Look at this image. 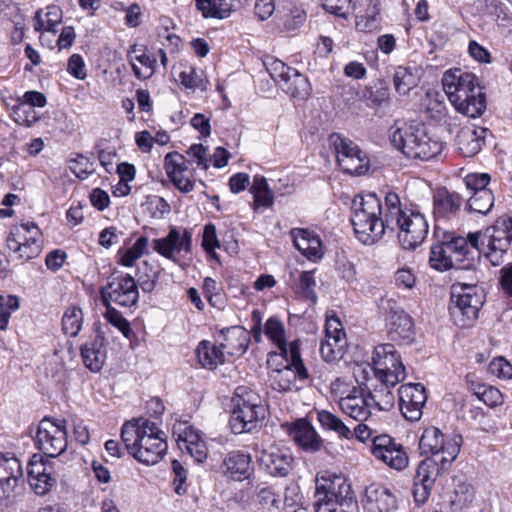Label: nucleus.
<instances>
[{
	"label": "nucleus",
	"mask_w": 512,
	"mask_h": 512,
	"mask_svg": "<svg viewBox=\"0 0 512 512\" xmlns=\"http://www.w3.org/2000/svg\"><path fill=\"white\" fill-rule=\"evenodd\" d=\"M337 505L331 499L328 498L325 492H321L315 488V512H337Z\"/></svg>",
	"instance_id": "obj_64"
},
{
	"label": "nucleus",
	"mask_w": 512,
	"mask_h": 512,
	"mask_svg": "<svg viewBox=\"0 0 512 512\" xmlns=\"http://www.w3.org/2000/svg\"><path fill=\"white\" fill-rule=\"evenodd\" d=\"M477 244L476 235L467 237L455 235L452 232L444 233L430 248L429 263L437 271L449 269L468 270L474 265V255H471V246Z\"/></svg>",
	"instance_id": "obj_3"
},
{
	"label": "nucleus",
	"mask_w": 512,
	"mask_h": 512,
	"mask_svg": "<svg viewBox=\"0 0 512 512\" xmlns=\"http://www.w3.org/2000/svg\"><path fill=\"white\" fill-rule=\"evenodd\" d=\"M151 421L138 418L127 421L123 424L121 429V440L125 444L127 451L133 456L139 442L146 430L148 429Z\"/></svg>",
	"instance_id": "obj_37"
},
{
	"label": "nucleus",
	"mask_w": 512,
	"mask_h": 512,
	"mask_svg": "<svg viewBox=\"0 0 512 512\" xmlns=\"http://www.w3.org/2000/svg\"><path fill=\"white\" fill-rule=\"evenodd\" d=\"M105 319L114 327L119 329L125 337H129L131 332L130 323L122 316V314L113 308L111 304L105 305Z\"/></svg>",
	"instance_id": "obj_54"
},
{
	"label": "nucleus",
	"mask_w": 512,
	"mask_h": 512,
	"mask_svg": "<svg viewBox=\"0 0 512 512\" xmlns=\"http://www.w3.org/2000/svg\"><path fill=\"white\" fill-rule=\"evenodd\" d=\"M442 85L450 103L469 118L481 116L486 110V98L478 78L461 69L446 71Z\"/></svg>",
	"instance_id": "obj_2"
},
{
	"label": "nucleus",
	"mask_w": 512,
	"mask_h": 512,
	"mask_svg": "<svg viewBox=\"0 0 512 512\" xmlns=\"http://www.w3.org/2000/svg\"><path fill=\"white\" fill-rule=\"evenodd\" d=\"M362 503L368 512H394L398 507L395 494L388 487L376 483L365 489Z\"/></svg>",
	"instance_id": "obj_26"
},
{
	"label": "nucleus",
	"mask_w": 512,
	"mask_h": 512,
	"mask_svg": "<svg viewBox=\"0 0 512 512\" xmlns=\"http://www.w3.org/2000/svg\"><path fill=\"white\" fill-rule=\"evenodd\" d=\"M373 366L367 363L355 367H373L378 380H385L395 386L406 377L405 366L394 345L386 343L375 347L372 357Z\"/></svg>",
	"instance_id": "obj_9"
},
{
	"label": "nucleus",
	"mask_w": 512,
	"mask_h": 512,
	"mask_svg": "<svg viewBox=\"0 0 512 512\" xmlns=\"http://www.w3.org/2000/svg\"><path fill=\"white\" fill-rule=\"evenodd\" d=\"M69 168L81 180L86 179L94 171L93 163L81 154L70 160Z\"/></svg>",
	"instance_id": "obj_55"
},
{
	"label": "nucleus",
	"mask_w": 512,
	"mask_h": 512,
	"mask_svg": "<svg viewBox=\"0 0 512 512\" xmlns=\"http://www.w3.org/2000/svg\"><path fill=\"white\" fill-rule=\"evenodd\" d=\"M306 21V12L301 7L294 6L284 22V27L288 31L296 30Z\"/></svg>",
	"instance_id": "obj_63"
},
{
	"label": "nucleus",
	"mask_w": 512,
	"mask_h": 512,
	"mask_svg": "<svg viewBox=\"0 0 512 512\" xmlns=\"http://www.w3.org/2000/svg\"><path fill=\"white\" fill-rule=\"evenodd\" d=\"M347 347L345 331L336 316H327L325 323V337L320 344V354L327 362L339 360L343 357Z\"/></svg>",
	"instance_id": "obj_17"
},
{
	"label": "nucleus",
	"mask_w": 512,
	"mask_h": 512,
	"mask_svg": "<svg viewBox=\"0 0 512 512\" xmlns=\"http://www.w3.org/2000/svg\"><path fill=\"white\" fill-rule=\"evenodd\" d=\"M393 387L387 381L379 380L372 387L365 389V394L369 397V402L372 404V410L389 411L394 407L395 396L392 391Z\"/></svg>",
	"instance_id": "obj_33"
},
{
	"label": "nucleus",
	"mask_w": 512,
	"mask_h": 512,
	"mask_svg": "<svg viewBox=\"0 0 512 512\" xmlns=\"http://www.w3.org/2000/svg\"><path fill=\"white\" fill-rule=\"evenodd\" d=\"M166 451L165 434L151 421L146 433L140 437L133 457L140 463L154 465L164 457Z\"/></svg>",
	"instance_id": "obj_16"
},
{
	"label": "nucleus",
	"mask_w": 512,
	"mask_h": 512,
	"mask_svg": "<svg viewBox=\"0 0 512 512\" xmlns=\"http://www.w3.org/2000/svg\"><path fill=\"white\" fill-rule=\"evenodd\" d=\"M165 170L172 183L184 193L194 188L193 168H190V161L177 152L168 153L165 156Z\"/></svg>",
	"instance_id": "obj_20"
},
{
	"label": "nucleus",
	"mask_w": 512,
	"mask_h": 512,
	"mask_svg": "<svg viewBox=\"0 0 512 512\" xmlns=\"http://www.w3.org/2000/svg\"><path fill=\"white\" fill-rule=\"evenodd\" d=\"M23 482V470L16 457H0V499L9 500Z\"/></svg>",
	"instance_id": "obj_23"
},
{
	"label": "nucleus",
	"mask_w": 512,
	"mask_h": 512,
	"mask_svg": "<svg viewBox=\"0 0 512 512\" xmlns=\"http://www.w3.org/2000/svg\"><path fill=\"white\" fill-rule=\"evenodd\" d=\"M468 235L477 236V244L471 246V255H474V251L482 254L493 266H500L504 263L509 254L511 240L505 232L501 233L497 224L494 223L483 232L479 231Z\"/></svg>",
	"instance_id": "obj_10"
},
{
	"label": "nucleus",
	"mask_w": 512,
	"mask_h": 512,
	"mask_svg": "<svg viewBox=\"0 0 512 512\" xmlns=\"http://www.w3.org/2000/svg\"><path fill=\"white\" fill-rule=\"evenodd\" d=\"M356 238L365 245L375 244L386 231L385 206L375 194L355 198L351 215Z\"/></svg>",
	"instance_id": "obj_4"
},
{
	"label": "nucleus",
	"mask_w": 512,
	"mask_h": 512,
	"mask_svg": "<svg viewBox=\"0 0 512 512\" xmlns=\"http://www.w3.org/2000/svg\"><path fill=\"white\" fill-rule=\"evenodd\" d=\"M283 427L293 441L303 450L316 452L320 449L322 440L311 423L306 419H298L295 422L286 423Z\"/></svg>",
	"instance_id": "obj_27"
},
{
	"label": "nucleus",
	"mask_w": 512,
	"mask_h": 512,
	"mask_svg": "<svg viewBox=\"0 0 512 512\" xmlns=\"http://www.w3.org/2000/svg\"><path fill=\"white\" fill-rule=\"evenodd\" d=\"M373 456L395 470H403L408 465V456L401 444L389 435H377L371 447Z\"/></svg>",
	"instance_id": "obj_18"
},
{
	"label": "nucleus",
	"mask_w": 512,
	"mask_h": 512,
	"mask_svg": "<svg viewBox=\"0 0 512 512\" xmlns=\"http://www.w3.org/2000/svg\"><path fill=\"white\" fill-rule=\"evenodd\" d=\"M196 356L203 368L215 369L224 362V352L207 340L201 341L196 348Z\"/></svg>",
	"instance_id": "obj_41"
},
{
	"label": "nucleus",
	"mask_w": 512,
	"mask_h": 512,
	"mask_svg": "<svg viewBox=\"0 0 512 512\" xmlns=\"http://www.w3.org/2000/svg\"><path fill=\"white\" fill-rule=\"evenodd\" d=\"M339 407L345 415L359 422L367 421L372 414V404L362 386L353 387L346 396L341 397Z\"/></svg>",
	"instance_id": "obj_24"
},
{
	"label": "nucleus",
	"mask_w": 512,
	"mask_h": 512,
	"mask_svg": "<svg viewBox=\"0 0 512 512\" xmlns=\"http://www.w3.org/2000/svg\"><path fill=\"white\" fill-rule=\"evenodd\" d=\"M396 91L401 95H406L414 86V76L405 67L399 66L393 77Z\"/></svg>",
	"instance_id": "obj_52"
},
{
	"label": "nucleus",
	"mask_w": 512,
	"mask_h": 512,
	"mask_svg": "<svg viewBox=\"0 0 512 512\" xmlns=\"http://www.w3.org/2000/svg\"><path fill=\"white\" fill-rule=\"evenodd\" d=\"M483 303V295L476 286H453L449 312L456 325L468 327L477 319Z\"/></svg>",
	"instance_id": "obj_8"
},
{
	"label": "nucleus",
	"mask_w": 512,
	"mask_h": 512,
	"mask_svg": "<svg viewBox=\"0 0 512 512\" xmlns=\"http://www.w3.org/2000/svg\"><path fill=\"white\" fill-rule=\"evenodd\" d=\"M238 391L242 393H237L233 399L234 408L230 417V426L235 434L252 431L265 416V408L258 394L245 388H238Z\"/></svg>",
	"instance_id": "obj_7"
},
{
	"label": "nucleus",
	"mask_w": 512,
	"mask_h": 512,
	"mask_svg": "<svg viewBox=\"0 0 512 512\" xmlns=\"http://www.w3.org/2000/svg\"><path fill=\"white\" fill-rule=\"evenodd\" d=\"M318 420L324 428L334 431L340 437L352 439V429L333 413L322 410L318 413Z\"/></svg>",
	"instance_id": "obj_47"
},
{
	"label": "nucleus",
	"mask_w": 512,
	"mask_h": 512,
	"mask_svg": "<svg viewBox=\"0 0 512 512\" xmlns=\"http://www.w3.org/2000/svg\"><path fill=\"white\" fill-rule=\"evenodd\" d=\"M490 181L491 177L487 173H471L464 178L466 187L473 193L480 190H489L487 185Z\"/></svg>",
	"instance_id": "obj_59"
},
{
	"label": "nucleus",
	"mask_w": 512,
	"mask_h": 512,
	"mask_svg": "<svg viewBox=\"0 0 512 512\" xmlns=\"http://www.w3.org/2000/svg\"><path fill=\"white\" fill-rule=\"evenodd\" d=\"M399 407L402 415L409 421H418L427 401L425 387L421 383H409L398 389Z\"/></svg>",
	"instance_id": "obj_19"
},
{
	"label": "nucleus",
	"mask_w": 512,
	"mask_h": 512,
	"mask_svg": "<svg viewBox=\"0 0 512 512\" xmlns=\"http://www.w3.org/2000/svg\"><path fill=\"white\" fill-rule=\"evenodd\" d=\"M329 141L335 149L338 165L343 172L362 175L368 170L365 153L352 140L333 133L330 135Z\"/></svg>",
	"instance_id": "obj_13"
},
{
	"label": "nucleus",
	"mask_w": 512,
	"mask_h": 512,
	"mask_svg": "<svg viewBox=\"0 0 512 512\" xmlns=\"http://www.w3.org/2000/svg\"><path fill=\"white\" fill-rule=\"evenodd\" d=\"M28 481L37 495H45L56 483L55 477L52 476V471H48L34 479H28Z\"/></svg>",
	"instance_id": "obj_58"
},
{
	"label": "nucleus",
	"mask_w": 512,
	"mask_h": 512,
	"mask_svg": "<svg viewBox=\"0 0 512 512\" xmlns=\"http://www.w3.org/2000/svg\"><path fill=\"white\" fill-rule=\"evenodd\" d=\"M296 249L310 261H318L324 256L320 237L308 229L293 228L290 231Z\"/></svg>",
	"instance_id": "obj_29"
},
{
	"label": "nucleus",
	"mask_w": 512,
	"mask_h": 512,
	"mask_svg": "<svg viewBox=\"0 0 512 512\" xmlns=\"http://www.w3.org/2000/svg\"><path fill=\"white\" fill-rule=\"evenodd\" d=\"M225 473L232 479L241 481L251 473V457L239 451L229 452L223 461Z\"/></svg>",
	"instance_id": "obj_36"
},
{
	"label": "nucleus",
	"mask_w": 512,
	"mask_h": 512,
	"mask_svg": "<svg viewBox=\"0 0 512 512\" xmlns=\"http://www.w3.org/2000/svg\"><path fill=\"white\" fill-rule=\"evenodd\" d=\"M159 278V269L144 261L138 268L137 282L144 292H151L155 289Z\"/></svg>",
	"instance_id": "obj_48"
},
{
	"label": "nucleus",
	"mask_w": 512,
	"mask_h": 512,
	"mask_svg": "<svg viewBox=\"0 0 512 512\" xmlns=\"http://www.w3.org/2000/svg\"><path fill=\"white\" fill-rule=\"evenodd\" d=\"M475 395L479 400L490 407H495L502 403L503 396L501 392L493 386L479 385L475 391Z\"/></svg>",
	"instance_id": "obj_53"
},
{
	"label": "nucleus",
	"mask_w": 512,
	"mask_h": 512,
	"mask_svg": "<svg viewBox=\"0 0 512 512\" xmlns=\"http://www.w3.org/2000/svg\"><path fill=\"white\" fill-rule=\"evenodd\" d=\"M385 221L390 232L398 231V241L405 250L421 245L429 232L425 215L416 209H402L400 198L394 192L385 196Z\"/></svg>",
	"instance_id": "obj_1"
},
{
	"label": "nucleus",
	"mask_w": 512,
	"mask_h": 512,
	"mask_svg": "<svg viewBox=\"0 0 512 512\" xmlns=\"http://www.w3.org/2000/svg\"><path fill=\"white\" fill-rule=\"evenodd\" d=\"M264 333L267 338L277 346L279 352L278 355L287 354L289 350V344L285 338V327L284 324L276 317H270L264 328Z\"/></svg>",
	"instance_id": "obj_44"
},
{
	"label": "nucleus",
	"mask_w": 512,
	"mask_h": 512,
	"mask_svg": "<svg viewBox=\"0 0 512 512\" xmlns=\"http://www.w3.org/2000/svg\"><path fill=\"white\" fill-rule=\"evenodd\" d=\"M260 465L272 476L286 477L292 469L294 457L285 447L270 446L257 456Z\"/></svg>",
	"instance_id": "obj_21"
},
{
	"label": "nucleus",
	"mask_w": 512,
	"mask_h": 512,
	"mask_svg": "<svg viewBox=\"0 0 512 512\" xmlns=\"http://www.w3.org/2000/svg\"><path fill=\"white\" fill-rule=\"evenodd\" d=\"M66 421L44 418L40 421L35 443L46 456L55 458L67 448Z\"/></svg>",
	"instance_id": "obj_12"
},
{
	"label": "nucleus",
	"mask_w": 512,
	"mask_h": 512,
	"mask_svg": "<svg viewBox=\"0 0 512 512\" xmlns=\"http://www.w3.org/2000/svg\"><path fill=\"white\" fill-rule=\"evenodd\" d=\"M145 50V47L134 44L128 52L134 75L140 80L150 78L154 74L156 67V59L151 55H147Z\"/></svg>",
	"instance_id": "obj_34"
},
{
	"label": "nucleus",
	"mask_w": 512,
	"mask_h": 512,
	"mask_svg": "<svg viewBox=\"0 0 512 512\" xmlns=\"http://www.w3.org/2000/svg\"><path fill=\"white\" fill-rule=\"evenodd\" d=\"M83 313L80 308L71 307L67 309L62 318V329L66 335L75 337L81 330Z\"/></svg>",
	"instance_id": "obj_49"
},
{
	"label": "nucleus",
	"mask_w": 512,
	"mask_h": 512,
	"mask_svg": "<svg viewBox=\"0 0 512 512\" xmlns=\"http://www.w3.org/2000/svg\"><path fill=\"white\" fill-rule=\"evenodd\" d=\"M104 305L115 303L121 307L134 306L139 299L138 285L128 274L112 276L106 286L101 288Z\"/></svg>",
	"instance_id": "obj_14"
},
{
	"label": "nucleus",
	"mask_w": 512,
	"mask_h": 512,
	"mask_svg": "<svg viewBox=\"0 0 512 512\" xmlns=\"http://www.w3.org/2000/svg\"><path fill=\"white\" fill-rule=\"evenodd\" d=\"M187 155L190 158L188 159L190 163L195 162L197 167L200 169L207 170L209 168L207 148L202 144H193L190 146L189 150L187 151Z\"/></svg>",
	"instance_id": "obj_60"
},
{
	"label": "nucleus",
	"mask_w": 512,
	"mask_h": 512,
	"mask_svg": "<svg viewBox=\"0 0 512 512\" xmlns=\"http://www.w3.org/2000/svg\"><path fill=\"white\" fill-rule=\"evenodd\" d=\"M191 242L190 232L184 230L183 234H181L177 228H172L166 237L154 240L153 248L160 255L168 259H174L175 252L189 251Z\"/></svg>",
	"instance_id": "obj_30"
},
{
	"label": "nucleus",
	"mask_w": 512,
	"mask_h": 512,
	"mask_svg": "<svg viewBox=\"0 0 512 512\" xmlns=\"http://www.w3.org/2000/svg\"><path fill=\"white\" fill-rule=\"evenodd\" d=\"M250 191L254 198V211H257L260 207L270 208L273 205L274 195L265 177L259 175L254 176Z\"/></svg>",
	"instance_id": "obj_43"
},
{
	"label": "nucleus",
	"mask_w": 512,
	"mask_h": 512,
	"mask_svg": "<svg viewBox=\"0 0 512 512\" xmlns=\"http://www.w3.org/2000/svg\"><path fill=\"white\" fill-rule=\"evenodd\" d=\"M224 342L220 344V348L225 350L231 356H240L248 348L250 335L248 331L242 327L235 326L227 328L223 331Z\"/></svg>",
	"instance_id": "obj_35"
},
{
	"label": "nucleus",
	"mask_w": 512,
	"mask_h": 512,
	"mask_svg": "<svg viewBox=\"0 0 512 512\" xmlns=\"http://www.w3.org/2000/svg\"><path fill=\"white\" fill-rule=\"evenodd\" d=\"M21 228L29 234V238L25 237V241L22 242L16 254L19 259L30 260L41 252V232L33 222L22 223Z\"/></svg>",
	"instance_id": "obj_38"
},
{
	"label": "nucleus",
	"mask_w": 512,
	"mask_h": 512,
	"mask_svg": "<svg viewBox=\"0 0 512 512\" xmlns=\"http://www.w3.org/2000/svg\"><path fill=\"white\" fill-rule=\"evenodd\" d=\"M267 364L270 367L269 383L272 389L287 392L293 389L296 380H306L308 371L300 355L298 340L289 343L287 354L278 355L277 352L268 354Z\"/></svg>",
	"instance_id": "obj_6"
},
{
	"label": "nucleus",
	"mask_w": 512,
	"mask_h": 512,
	"mask_svg": "<svg viewBox=\"0 0 512 512\" xmlns=\"http://www.w3.org/2000/svg\"><path fill=\"white\" fill-rule=\"evenodd\" d=\"M81 357L85 367L92 372H99L106 359L104 337L97 334L96 337L81 346Z\"/></svg>",
	"instance_id": "obj_32"
},
{
	"label": "nucleus",
	"mask_w": 512,
	"mask_h": 512,
	"mask_svg": "<svg viewBox=\"0 0 512 512\" xmlns=\"http://www.w3.org/2000/svg\"><path fill=\"white\" fill-rule=\"evenodd\" d=\"M62 16V10L56 5L48 6L46 11L37 10L33 19L35 31L46 30L56 33V26L61 23Z\"/></svg>",
	"instance_id": "obj_42"
},
{
	"label": "nucleus",
	"mask_w": 512,
	"mask_h": 512,
	"mask_svg": "<svg viewBox=\"0 0 512 512\" xmlns=\"http://www.w3.org/2000/svg\"><path fill=\"white\" fill-rule=\"evenodd\" d=\"M461 441V436L446 439L440 429L429 427L424 430L420 438L419 449L422 455L436 456L437 454H441L445 457L448 456L446 448L451 444H455L457 457L460 452Z\"/></svg>",
	"instance_id": "obj_25"
},
{
	"label": "nucleus",
	"mask_w": 512,
	"mask_h": 512,
	"mask_svg": "<svg viewBox=\"0 0 512 512\" xmlns=\"http://www.w3.org/2000/svg\"><path fill=\"white\" fill-rule=\"evenodd\" d=\"M456 445L451 444L446 448L448 456L437 454L428 456L422 460L417 468L415 479L419 482L434 484L435 480L450 466L456 459Z\"/></svg>",
	"instance_id": "obj_22"
},
{
	"label": "nucleus",
	"mask_w": 512,
	"mask_h": 512,
	"mask_svg": "<svg viewBox=\"0 0 512 512\" xmlns=\"http://www.w3.org/2000/svg\"><path fill=\"white\" fill-rule=\"evenodd\" d=\"M148 248V239L147 237H139L134 245L130 248H120L117 252L118 262L125 266L131 267L134 263L143 256Z\"/></svg>",
	"instance_id": "obj_45"
},
{
	"label": "nucleus",
	"mask_w": 512,
	"mask_h": 512,
	"mask_svg": "<svg viewBox=\"0 0 512 512\" xmlns=\"http://www.w3.org/2000/svg\"><path fill=\"white\" fill-rule=\"evenodd\" d=\"M316 285V281L314 278V272L313 271H304L301 272L300 275V288L302 289V292L304 296L311 300L313 303L316 302L317 296L314 291V287Z\"/></svg>",
	"instance_id": "obj_62"
},
{
	"label": "nucleus",
	"mask_w": 512,
	"mask_h": 512,
	"mask_svg": "<svg viewBox=\"0 0 512 512\" xmlns=\"http://www.w3.org/2000/svg\"><path fill=\"white\" fill-rule=\"evenodd\" d=\"M391 144L406 157L429 160L438 155L442 144L428 136L423 125L395 122L390 128Z\"/></svg>",
	"instance_id": "obj_5"
},
{
	"label": "nucleus",
	"mask_w": 512,
	"mask_h": 512,
	"mask_svg": "<svg viewBox=\"0 0 512 512\" xmlns=\"http://www.w3.org/2000/svg\"><path fill=\"white\" fill-rule=\"evenodd\" d=\"M489 370L498 378H512V365L504 357L494 358L489 364Z\"/></svg>",
	"instance_id": "obj_61"
},
{
	"label": "nucleus",
	"mask_w": 512,
	"mask_h": 512,
	"mask_svg": "<svg viewBox=\"0 0 512 512\" xmlns=\"http://www.w3.org/2000/svg\"><path fill=\"white\" fill-rule=\"evenodd\" d=\"M322 5L327 12L344 19L356 8L354 0H323Z\"/></svg>",
	"instance_id": "obj_50"
},
{
	"label": "nucleus",
	"mask_w": 512,
	"mask_h": 512,
	"mask_svg": "<svg viewBox=\"0 0 512 512\" xmlns=\"http://www.w3.org/2000/svg\"><path fill=\"white\" fill-rule=\"evenodd\" d=\"M380 309L386 313L390 339L399 343L412 342L415 335L412 318L392 299H382Z\"/></svg>",
	"instance_id": "obj_15"
},
{
	"label": "nucleus",
	"mask_w": 512,
	"mask_h": 512,
	"mask_svg": "<svg viewBox=\"0 0 512 512\" xmlns=\"http://www.w3.org/2000/svg\"><path fill=\"white\" fill-rule=\"evenodd\" d=\"M280 88L292 98L300 100L308 98L311 93L309 80L296 69H293L291 74L289 73V78H285V81L280 84Z\"/></svg>",
	"instance_id": "obj_39"
},
{
	"label": "nucleus",
	"mask_w": 512,
	"mask_h": 512,
	"mask_svg": "<svg viewBox=\"0 0 512 512\" xmlns=\"http://www.w3.org/2000/svg\"><path fill=\"white\" fill-rule=\"evenodd\" d=\"M462 196L447 188H439L433 195V214L436 219H453L455 218L463 204Z\"/></svg>",
	"instance_id": "obj_28"
},
{
	"label": "nucleus",
	"mask_w": 512,
	"mask_h": 512,
	"mask_svg": "<svg viewBox=\"0 0 512 512\" xmlns=\"http://www.w3.org/2000/svg\"><path fill=\"white\" fill-rule=\"evenodd\" d=\"M318 491L340 507L341 512H359V505L350 483L341 475L324 472L316 478Z\"/></svg>",
	"instance_id": "obj_11"
},
{
	"label": "nucleus",
	"mask_w": 512,
	"mask_h": 512,
	"mask_svg": "<svg viewBox=\"0 0 512 512\" xmlns=\"http://www.w3.org/2000/svg\"><path fill=\"white\" fill-rule=\"evenodd\" d=\"M488 132L487 128L476 127L474 125L465 126L458 132L455 143L464 157H472L477 154L484 142Z\"/></svg>",
	"instance_id": "obj_31"
},
{
	"label": "nucleus",
	"mask_w": 512,
	"mask_h": 512,
	"mask_svg": "<svg viewBox=\"0 0 512 512\" xmlns=\"http://www.w3.org/2000/svg\"><path fill=\"white\" fill-rule=\"evenodd\" d=\"M220 246L219 240L216 234V228L213 224H206L203 230L202 247L203 249L212 256L215 260H218V255L215 249Z\"/></svg>",
	"instance_id": "obj_57"
},
{
	"label": "nucleus",
	"mask_w": 512,
	"mask_h": 512,
	"mask_svg": "<svg viewBox=\"0 0 512 512\" xmlns=\"http://www.w3.org/2000/svg\"><path fill=\"white\" fill-rule=\"evenodd\" d=\"M13 120L19 124L31 127L38 121V117L33 107L26 103H19L12 108Z\"/></svg>",
	"instance_id": "obj_51"
},
{
	"label": "nucleus",
	"mask_w": 512,
	"mask_h": 512,
	"mask_svg": "<svg viewBox=\"0 0 512 512\" xmlns=\"http://www.w3.org/2000/svg\"><path fill=\"white\" fill-rule=\"evenodd\" d=\"M266 69L271 78L280 87V84L285 81V78H289V73L291 74L294 68L287 66L280 60L272 59L269 63L266 64Z\"/></svg>",
	"instance_id": "obj_56"
},
{
	"label": "nucleus",
	"mask_w": 512,
	"mask_h": 512,
	"mask_svg": "<svg viewBox=\"0 0 512 512\" xmlns=\"http://www.w3.org/2000/svg\"><path fill=\"white\" fill-rule=\"evenodd\" d=\"M494 205V196L491 190L474 192L467 200L466 208L469 212L481 215L488 214Z\"/></svg>",
	"instance_id": "obj_46"
},
{
	"label": "nucleus",
	"mask_w": 512,
	"mask_h": 512,
	"mask_svg": "<svg viewBox=\"0 0 512 512\" xmlns=\"http://www.w3.org/2000/svg\"><path fill=\"white\" fill-rule=\"evenodd\" d=\"M196 7L204 17L224 19L235 9L238 0H196Z\"/></svg>",
	"instance_id": "obj_40"
}]
</instances>
